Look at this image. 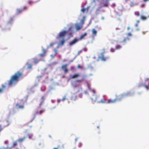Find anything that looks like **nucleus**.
Returning a JSON list of instances; mask_svg holds the SVG:
<instances>
[{"mask_svg":"<svg viewBox=\"0 0 149 149\" xmlns=\"http://www.w3.org/2000/svg\"><path fill=\"white\" fill-rule=\"evenodd\" d=\"M22 74L19 71L15 72L12 75L10 80L8 81V85L11 86L16 84L22 76ZM7 84L6 83L5 85L3 84L1 86V88H0V93H2L4 90L7 86Z\"/></svg>","mask_w":149,"mask_h":149,"instance_id":"f257e3e1","label":"nucleus"},{"mask_svg":"<svg viewBox=\"0 0 149 149\" xmlns=\"http://www.w3.org/2000/svg\"><path fill=\"white\" fill-rule=\"evenodd\" d=\"M130 95V93H127L124 95L122 94L120 95V97L119 98H116L113 100L111 99L108 100L107 103L108 104L114 103L117 101H120L122 99L125 97L128 96Z\"/></svg>","mask_w":149,"mask_h":149,"instance_id":"f03ea898","label":"nucleus"},{"mask_svg":"<svg viewBox=\"0 0 149 149\" xmlns=\"http://www.w3.org/2000/svg\"><path fill=\"white\" fill-rule=\"evenodd\" d=\"M102 52L100 54L101 56H99L97 58V60L99 61L101 60L103 61H106L107 58L104 57V54L105 52V49H103L102 50Z\"/></svg>","mask_w":149,"mask_h":149,"instance_id":"7ed1b4c3","label":"nucleus"},{"mask_svg":"<svg viewBox=\"0 0 149 149\" xmlns=\"http://www.w3.org/2000/svg\"><path fill=\"white\" fill-rule=\"evenodd\" d=\"M18 143L17 141H14L13 142L11 146L9 147V149H19V148L17 147Z\"/></svg>","mask_w":149,"mask_h":149,"instance_id":"20e7f679","label":"nucleus"},{"mask_svg":"<svg viewBox=\"0 0 149 149\" xmlns=\"http://www.w3.org/2000/svg\"><path fill=\"white\" fill-rule=\"evenodd\" d=\"M68 32V31H63L60 32L59 34V37L61 38H64L65 36Z\"/></svg>","mask_w":149,"mask_h":149,"instance_id":"39448f33","label":"nucleus"},{"mask_svg":"<svg viewBox=\"0 0 149 149\" xmlns=\"http://www.w3.org/2000/svg\"><path fill=\"white\" fill-rule=\"evenodd\" d=\"M68 66V64H65L62 65L61 67V68L64 70V72L65 73H67L68 71V70L67 68Z\"/></svg>","mask_w":149,"mask_h":149,"instance_id":"423d86ee","label":"nucleus"},{"mask_svg":"<svg viewBox=\"0 0 149 149\" xmlns=\"http://www.w3.org/2000/svg\"><path fill=\"white\" fill-rule=\"evenodd\" d=\"M79 41V39L77 38H74V39L69 43V45L72 46Z\"/></svg>","mask_w":149,"mask_h":149,"instance_id":"0eeeda50","label":"nucleus"},{"mask_svg":"<svg viewBox=\"0 0 149 149\" xmlns=\"http://www.w3.org/2000/svg\"><path fill=\"white\" fill-rule=\"evenodd\" d=\"M42 53L40 54H39V56L41 57H44L46 55V53L47 52V50H46L44 49H42Z\"/></svg>","mask_w":149,"mask_h":149,"instance_id":"6e6552de","label":"nucleus"},{"mask_svg":"<svg viewBox=\"0 0 149 149\" xmlns=\"http://www.w3.org/2000/svg\"><path fill=\"white\" fill-rule=\"evenodd\" d=\"M109 0H105L103 1V2L101 3L102 4V7H108L109 4Z\"/></svg>","mask_w":149,"mask_h":149,"instance_id":"1a4fd4ad","label":"nucleus"},{"mask_svg":"<svg viewBox=\"0 0 149 149\" xmlns=\"http://www.w3.org/2000/svg\"><path fill=\"white\" fill-rule=\"evenodd\" d=\"M75 28L76 30H79L81 29L83 27L82 25L80 24H75Z\"/></svg>","mask_w":149,"mask_h":149,"instance_id":"9d476101","label":"nucleus"},{"mask_svg":"<svg viewBox=\"0 0 149 149\" xmlns=\"http://www.w3.org/2000/svg\"><path fill=\"white\" fill-rule=\"evenodd\" d=\"M25 138H26L25 137H24V138H20V139H18V140H17L15 141H17V143H18V142H22L24 140Z\"/></svg>","mask_w":149,"mask_h":149,"instance_id":"9b49d317","label":"nucleus"},{"mask_svg":"<svg viewBox=\"0 0 149 149\" xmlns=\"http://www.w3.org/2000/svg\"><path fill=\"white\" fill-rule=\"evenodd\" d=\"M85 16H84L82 19H81L80 21V24L82 25V26H83V25L84 24V22L85 20Z\"/></svg>","mask_w":149,"mask_h":149,"instance_id":"f8f14e48","label":"nucleus"},{"mask_svg":"<svg viewBox=\"0 0 149 149\" xmlns=\"http://www.w3.org/2000/svg\"><path fill=\"white\" fill-rule=\"evenodd\" d=\"M92 31L93 35L94 36H96L97 33V31L95 29H92Z\"/></svg>","mask_w":149,"mask_h":149,"instance_id":"ddd939ff","label":"nucleus"},{"mask_svg":"<svg viewBox=\"0 0 149 149\" xmlns=\"http://www.w3.org/2000/svg\"><path fill=\"white\" fill-rule=\"evenodd\" d=\"M97 97L95 95H93L92 96V97L91 98L92 100L93 101H96L97 100Z\"/></svg>","mask_w":149,"mask_h":149,"instance_id":"4468645a","label":"nucleus"},{"mask_svg":"<svg viewBox=\"0 0 149 149\" xmlns=\"http://www.w3.org/2000/svg\"><path fill=\"white\" fill-rule=\"evenodd\" d=\"M41 100L42 101L40 102V103L39 104V106H41L43 104V102L45 99V97L44 96H42L41 97Z\"/></svg>","mask_w":149,"mask_h":149,"instance_id":"2eb2a0df","label":"nucleus"},{"mask_svg":"<svg viewBox=\"0 0 149 149\" xmlns=\"http://www.w3.org/2000/svg\"><path fill=\"white\" fill-rule=\"evenodd\" d=\"M16 106L17 108L20 109H23L24 108V106L23 105H19L18 104H16Z\"/></svg>","mask_w":149,"mask_h":149,"instance_id":"dca6fc26","label":"nucleus"},{"mask_svg":"<svg viewBox=\"0 0 149 149\" xmlns=\"http://www.w3.org/2000/svg\"><path fill=\"white\" fill-rule=\"evenodd\" d=\"M79 74H75L72 76L71 78L72 79H75L79 77Z\"/></svg>","mask_w":149,"mask_h":149,"instance_id":"f3484780","label":"nucleus"},{"mask_svg":"<svg viewBox=\"0 0 149 149\" xmlns=\"http://www.w3.org/2000/svg\"><path fill=\"white\" fill-rule=\"evenodd\" d=\"M24 11V9H17V13L19 14Z\"/></svg>","mask_w":149,"mask_h":149,"instance_id":"a211bd4d","label":"nucleus"},{"mask_svg":"<svg viewBox=\"0 0 149 149\" xmlns=\"http://www.w3.org/2000/svg\"><path fill=\"white\" fill-rule=\"evenodd\" d=\"M65 42V40L64 39H63L61 41L59 42V44L62 45H63Z\"/></svg>","mask_w":149,"mask_h":149,"instance_id":"6ab92c4d","label":"nucleus"},{"mask_svg":"<svg viewBox=\"0 0 149 149\" xmlns=\"http://www.w3.org/2000/svg\"><path fill=\"white\" fill-rule=\"evenodd\" d=\"M77 98V96L75 94L73 95L71 97L72 100H75Z\"/></svg>","mask_w":149,"mask_h":149,"instance_id":"aec40b11","label":"nucleus"},{"mask_svg":"<svg viewBox=\"0 0 149 149\" xmlns=\"http://www.w3.org/2000/svg\"><path fill=\"white\" fill-rule=\"evenodd\" d=\"M141 86L144 87L147 90H148L149 89V88L148 86L146 85H145V84H142L141 85Z\"/></svg>","mask_w":149,"mask_h":149,"instance_id":"412c9836","label":"nucleus"},{"mask_svg":"<svg viewBox=\"0 0 149 149\" xmlns=\"http://www.w3.org/2000/svg\"><path fill=\"white\" fill-rule=\"evenodd\" d=\"M122 47V46L120 45H118L116 46L115 49H119Z\"/></svg>","mask_w":149,"mask_h":149,"instance_id":"4be33fe9","label":"nucleus"},{"mask_svg":"<svg viewBox=\"0 0 149 149\" xmlns=\"http://www.w3.org/2000/svg\"><path fill=\"white\" fill-rule=\"evenodd\" d=\"M141 18L142 20H145L147 19V17L141 15Z\"/></svg>","mask_w":149,"mask_h":149,"instance_id":"5701e85b","label":"nucleus"},{"mask_svg":"<svg viewBox=\"0 0 149 149\" xmlns=\"http://www.w3.org/2000/svg\"><path fill=\"white\" fill-rule=\"evenodd\" d=\"M86 33H85L84 34L82 35L80 37V39L81 40L82 39L84 36H86Z\"/></svg>","mask_w":149,"mask_h":149,"instance_id":"b1692460","label":"nucleus"},{"mask_svg":"<svg viewBox=\"0 0 149 149\" xmlns=\"http://www.w3.org/2000/svg\"><path fill=\"white\" fill-rule=\"evenodd\" d=\"M106 101V100L105 99H102L100 101L98 102L99 103H105Z\"/></svg>","mask_w":149,"mask_h":149,"instance_id":"393cba45","label":"nucleus"},{"mask_svg":"<svg viewBox=\"0 0 149 149\" xmlns=\"http://www.w3.org/2000/svg\"><path fill=\"white\" fill-rule=\"evenodd\" d=\"M54 44L55 43L53 42L50 43L49 46H47V48H49L50 47H52L54 45Z\"/></svg>","mask_w":149,"mask_h":149,"instance_id":"a878e982","label":"nucleus"},{"mask_svg":"<svg viewBox=\"0 0 149 149\" xmlns=\"http://www.w3.org/2000/svg\"><path fill=\"white\" fill-rule=\"evenodd\" d=\"M34 62L35 64L37 63L39 61V60L36 59H34Z\"/></svg>","mask_w":149,"mask_h":149,"instance_id":"bb28decb","label":"nucleus"},{"mask_svg":"<svg viewBox=\"0 0 149 149\" xmlns=\"http://www.w3.org/2000/svg\"><path fill=\"white\" fill-rule=\"evenodd\" d=\"M135 15L137 16H139L140 15L138 11H136L134 13Z\"/></svg>","mask_w":149,"mask_h":149,"instance_id":"cd10ccee","label":"nucleus"},{"mask_svg":"<svg viewBox=\"0 0 149 149\" xmlns=\"http://www.w3.org/2000/svg\"><path fill=\"white\" fill-rule=\"evenodd\" d=\"M86 9H87L86 8H83L81 9V11L83 13H84Z\"/></svg>","mask_w":149,"mask_h":149,"instance_id":"c85d7f7f","label":"nucleus"},{"mask_svg":"<svg viewBox=\"0 0 149 149\" xmlns=\"http://www.w3.org/2000/svg\"><path fill=\"white\" fill-rule=\"evenodd\" d=\"M27 68L31 69L32 68V65L31 64H29L27 66Z\"/></svg>","mask_w":149,"mask_h":149,"instance_id":"c756f323","label":"nucleus"},{"mask_svg":"<svg viewBox=\"0 0 149 149\" xmlns=\"http://www.w3.org/2000/svg\"><path fill=\"white\" fill-rule=\"evenodd\" d=\"M9 147L8 146L6 147H2L1 148V149H9Z\"/></svg>","mask_w":149,"mask_h":149,"instance_id":"7c9ffc66","label":"nucleus"},{"mask_svg":"<svg viewBox=\"0 0 149 149\" xmlns=\"http://www.w3.org/2000/svg\"><path fill=\"white\" fill-rule=\"evenodd\" d=\"M45 111L44 109H43L42 110H40L39 112V114L40 115H41L43 112H44Z\"/></svg>","mask_w":149,"mask_h":149,"instance_id":"2f4dec72","label":"nucleus"},{"mask_svg":"<svg viewBox=\"0 0 149 149\" xmlns=\"http://www.w3.org/2000/svg\"><path fill=\"white\" fill-rule=\"evenodd\" d=\"M54 51L55 52V54L56 55L58 53V50L57 49H55Z\"/></svg>","mask_w":149,"mask_h":149,"instance_id":"473e14b6","label":"nucleus"},{"mask_svg":"<svg viewBox=\"0 0 149 149\" xmlns=\"http://www.w3.org/2000/svg\"><path fill=\"white\" fill-rule=\"evenodd\" d=\"M56 55L55 54H52L50 55L51 57L52 58H54V57Z\"/></svg>","mask_w":149,"mask_h":149,"instance_id":"72a5a7b5","label":"nucleus"},{"mask_svg":"<svg viewBox=\"0 0 149 149\" xmlns=\"http://www.w3.org/2000/svg\"><path fill=\"white\" fill-rule=\"evenodd\" d=\"M115 49H114L113 48H111V49L110 50L111 52H115Z\"/></svg>","mask_w":149,"mask_h":149,"instance_id":"f704fd0d","label":"nucleus"},{"mask_svg":"<svg viewBox=\"0 0 149 149\" xmlns=\"http://www.w3.org/2000/svg\"><path fill=\"white\" fill-rule=\"evenodd\" d=\"M73 28V26H71L68 29V31L71 30L72 31V29Z\"/></svg>","mask_w":149,"mask_h":149,"instance_id":"c9c22d12","label":"nucleus"},{"mask_svg":"<svg viewBox=\"0 0 149 149\" xmlns=\"http://www.w3.org/2000/svg\"><path fill=\"white\" fill-rule=\"evenodd\" d=\"M28 8L26 6H24V8L22 9H24V10H26Z\"/></svg>","mask_w":149,"mask_h":149,"instance_id":"e433bc0d","label":"nucleus"},{"mask_svg":"<svg viewBox=\"0 0 149 149\" xmlns=\"http://www.w3.org/2000/svg\"><path fill=\"white\" fill-rule=\"evenodd\" d=\"M8 143V141L7 140L5 141L4 142V143L6 144H7Z\"/></svg>","mask_w":149,"mask_h":149,"instance_id":"4c0bfd02","label":"nucleus"},{"mask_svg":"<svg viewBox=\"0 0 149 149\" xmlns=\"http://www.w3.org/2000/svg\"><path fill=\"white\" fill-rule=\"evenodd\" d=\"M28 3L29 4L31 5L33 3V2L32 1H29Z\"/></svg>","mask_w":149,"mask_h":149,"instance_id":"58836bf2","label":"nucleus"},{"mask_svg":"<svg viewBox=\"0 0 149 149\" xmlns=\"http://www.w3.org/2000/svg\"><path fill=\"white\" fill-rule=\"evenodd\" d=\"M75 69V67H74L72 66L71 67V70H73Z\"/></svg>","mask_w":149,"mask_h":149,"instance_id":"ea45409f","label":"nucleus"},{"mask_svg":"<svg viewBox=\"0 0 149 149\" xmlns=\"http://www.w3.org/2000/svg\"><path fill=\"white\" fill-rule=\"evenodd\" d=\"M81 52H82L81 50L78 51V55H79L80 54Z\"/></svg>","mask_w":149,"mask_h":149,"instance_id":"a19ab883","label":"nucleus"},{"mask_svg":"<svg viewBox=\"0 0 149 149\" xmlns=\"http://www.w3.org/2000/svg\"><path fill=\"white\" fill-rule=\"evenodd\" d=\"M145 5L144 4H142L141 5V7L142 8H143L144 7Z\"/></svg>","mask_w":149,"mask_h":149,"instance_id":"79ce46f5","label":"nucleus"},{"mask_svg":"<svg viewBox=\"0 0 149 149\" xmlns=\"http://www.w3.org/2000/svg\"><path fill=\"white\" fill-rule=\"evenodd\" d=\"M77 68H81V67L80 65H78L77 66Z\"/></svg>","mask_w":149,"mask_h":149,"instance_id":"37998d69","label":"nucleus"},{"mask_svg":"<svg viewBox=\"0 0 149 149\" xmlns=\"http://www.w3.org/2000/svg\"><path fill=\"white\" fill-rule=\"evenodd\" d=\"M42 77V76L41 75L38 76L37 77V78H41Z\"/></svg>","mask_w":149,"mask_h":149,"instance_id":"c03bdc74","label":"nucleus"},{"mask_svg":"<svg viewBox=\"0 0 149 149\" xmlns=\"http://www.w3.org/2000/svg\"><path fill=\"white\" fill-rule=\"evenodd\" d=\"M116 6V4L114 3H113L112 5V6L113 7H114Z\"/></svg>","mask_w":149,"mask_h":149,"instance_id":"a18cd8bd","label":"nucleus"},{"mask_svg":"<svg viewBox=\"0 0 149 149\" xmlns=\"http://www.w3.org/2000/svg\"><path fill=\"white\" fill-rule=\"evenodd\" d=\"M128 35L129 36H132V34L131 33H129L128 34Z\"/></svg>","mask_w":149,"mask_h":149,"instance_id":"49530a36","label":"nucleus"},{"mask_svg":"<svg viewBox=\"0 0 149 149\" xmlns=\"http://www.w3.org/2000/svg\"><path fill=\"white\" fill-rule=\"evenodd\" d=\"M149 1V0H143V1L144 2H147L148 1Z\"/></svg>","mask_w":149,"mask_h":149,"instance_id":"de8ad7c7","label":"nucleus"},{"mask_svg":"<svg viewBox=\"0 0 149 149\" xmlns=\"http://www.w3.org/2000/svg\"><path fill=\"white\" fill-rule=\"evenodd\" d=\"M13 20V18H11L10 19V20L11 21H12Z\"/></svg>","mask_w":149,"mask_h":149,"instance_id":"09e8293b","label":"nucleus"},{"mask_svg":"<svg viewBox=\"0 0 149 149\" xmlns=\"http://www.w3.org/2000/svg\"><path fill=\"white\" fill-rule=\"evenodd\" d=\"M138 26V23H137V24H135V26H136V27H137V26Z\"/></svg>","mask_w":149,"mask_h":149,"instance_id":"8fccbe9b","label":"nucleus"},{"mask_svg":"<svg viewBox=\"0 0 149 149\" xmlns=\"http://www.w3.org/2000/svg\"><path fill=\"white\" fill-rule=\"evenodd\" d=\"M65 98H63V99H62V100L63 101H64L65 100Z\"/></svg>","mask_w":149,"mask_h":149,"instance_id":"3c124183","label":"nucleus"},{"mask_svg":"<svg viewBox=\"0 0 149 149\" xmlns=\"http://www.w3.org/2000/svg\"><path fill=\"white\" fill-rule=\"evenodd\" d=\"M69 35H70V36H72V33H70L69 34Z\"/></svg>","mask_w":149,"mask_h":149,"instance_id":"603ef678","label":"nucleus"},{"mask_svg":"<svg viewBox=\"0 0 149 149\" xmlns=\"http://www.w3.org/2000/svg\"><path fill=\"white\" fill-rule=\"evenodd\" d=\"M53 149H58V148H54Z\"/></svg>","mask_w":149,"mask_h":149,"instance_id":"864d4df0","label":"nucleus"},{"mask_svg":"<svg viewBox=\"0 0 149 149\" xmlns=\"http://www.w3.org/2000/svg\"><path fill=\"white\" fill-rule=\"evenodd\" d=\"M130 29V27H128L127 28V29L128 30Z\"/></svg>","mask_w":149,"mask_h":149,"instance_id":"5fc2aeb1","label":"nucleus"},{"mask_svg":"<svg viewBox=\"0 0 149 149\" xmlns=\"http://www.w3.org/2000/svg\"><path fill=\"white\" fill-rule=\"evenodd\" d=\"M80 81V80H78L77 81L79 82V81Z\"/></svg>","mask_w":149,"mask_h":149,"instance_id":"6e6d98bb","label":"nucleus"},{"mask_svg":"<svg viewBox=\"0 0 149 149\" xmlns=\"http://www.w3.org/2000/svg\"><path fill=\"white\" fill-rule=\"evenodd\" d=\"M36 114H38V112H37L36 113Z\"/></svg>","mask_w":149,"mask_h":149,"instance_id":"4d7b16f0","label":"nucleus"},{"mask_svg":"<svg viewBox=\"0 0 149 149\" xmlns=\"http://www.w3.org/2000/svg\"><path fill=\"white\" fill-rule=\"evenodd\" d=\"M75 140H76V141H77V139H75Z\"/></svg>","mask_w":149,"mask_h":149,"instance_id":"13d9d810","label":"nucleus"},{"mask_svg":"<svg viewBox=\"0 0 149 149\" xmlns=\"http://www.w3.org/2000/svg\"><path fill=\"white\" fill-rule=\"evenodd\" d=\"M143 34H144L145 33H144V32H143Z\"/></svg>","mask_w":149,"mask_h":149,"instance_id":"bf43d9fd","label":"nucleus"},{"mask_svg":"<svg viewBox=\"0 0 149 149\" xmlns=\"http://www.w3.org/2000/svg\"><path fill=\"white\" fill-rule=\"evenodd\" d=\"M29 138L30 139H31V137H30V136H29Z\"/></svg>","mask_w":149,"mask_h":149,"instance_id":"052dcab7","label":"nucleus"},{"mask_svg":"<svg viewBox=\"0 0 149 149\" xmlns=\"http://www.w3.org/2000/svg\"><path fill=\"white\" fill-rule=\"evenodd\" d=\"M137 22H138V23H139V21H137Z\"/></svg>","mask_w":149,"mask_h":149,"instance_id":"680f3d73","label":"nucleus"}]
</instances>
